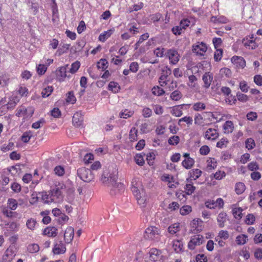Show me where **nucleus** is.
<instances>
[{
  "instance_id": "obj_1",
  "label": "nucleus",
  "mask_w": 262,
  "mask_h": 262,
  "mask_svg": "<svg viewBox=\"0 0 262 262\" xmlns=\"http://www.w3.org/2000/svg\"><path fill=\"white\" fill-rule=\"evenodd\" d=\"M117 178L118 171L115 168L109 170V171H104L102 175L101 181L111 187L112 195L121 193L124 190L123 184L117 182Z\"/></svg>"
},
{
  "instance_id": "obj_2",
  "label": "nucleus",
  "mask_w": 262,
  "mask_h": 262,
  "mask_svg": "<svg viewBox=\"0 0 262 262\" xmlns=\"http://www.w3.org/2000/svg\"><path fill=\"white\" fill-rule=\"evenodd\" d=\"M77 174L81 180L85 182H90L94 179V174L91 170L85 167L78 168Z\"/></svg>"
},
{
  "instance_id": "obj_3",
  "label": "nucleus",
  "mask_w": 262,
  "mask_h": 262,
  "mask_svg": "<svg viewBox=\"0 0 262 262\" xmlns=\"http://www.w3.org/2000/svg\"><path fill=\"white\" fill-rule=\"evenodd\" d=\"M220 133L217 126L207 128L204 132L203 137L205 139L211 141L216 140L219 137Z\"/></svg>"
},
{
  "instance_id": "obj_4",
  "label": "nucleus",
  "mask_w": 262,
  "mask_h": 262,
  "mask_svg": "<svg viewBox=\"0 0 262 262\" xmlns=\"http://www.w3.org/2000/svg\"><path fill=\"white\" fill-rule=\"evenodd\" d=\"M255 39L254 35L252 34L243 39V43L247 49L254 50L258 47V43L256 42Z\"/></svg>"
},
{
  "instance_id": "obj_5",
  "label": "nucleus",
  "mask_w": 262,
  "mask_h": 262,
  "mask_svg": "<svg viewBox=\"0 0 262 262\" xmlns=\"http://www.w3.org/2000/svg\"><path fill=\"white\" fill-rule=\"evenodd\" d=\"M204 242V237L200 234L193 235L188 243V247L190 250H194L196 246H200Z\"/></svg>"
},
{
  "instance_id": "obj_6",
  "label": "nucleus",
  "mask_w": 262,
  "mask_h": 262,
  "mask_svg": "<svg viewBox=\"0 0 262 262\" xmlns=\"http://www.w3.org/2000/svg\"><path fill=\"white\" fill-rule=\"evenodd\" d=\"M191 231L192 233L200 232L203 230L204 226L203 222L200 219H194L190 223Z\"/></svg>"
},
{
  "instance_id": "obj_7",
  "label": "nucleus",
  "mask_w": 262,
  "mask_h": 262,
  "mask_svg": "<svg viewBox=\"0 0 262 262\" xmlns=\"http://www.w3.org/2000/svg\"><path fill=\"white\" fill-rule=\"evenodd\" d=\"M207 50V45L203 42H198L192 46V49L193 53L200 56H204Z\"/></svg>"
},
{
  "instance_id": "obj_8",
  "label": "nucleus",
  "mask_w": 262,
  "mask_h": 262,
  "mask_svg": "<svg viewBox=\"0 0 262 262\" xmlns=\"http://www.w3.org/2000/svg\"><path fill=\"white\" fill-rule=\"evenodd\" d=\"M138 193V195H134L136 198L138 204L141 208L145 207L147 203L148 196L145 190H141V191H140L139 193Z\"/></svg>"
},
{
  "instance_id": "obj_9",
  "label": "nucleus",
  "mask_w": 262,
  "mask_h": 262,
  "mask_svg": "<svg viewBox=\"0 0 262 262\" xmlns=\"http://www.w3.org/2000/svg\"><path fill=\"white\" fill-rule=\"evenodd\" d=\"M131 190L134 195H138L141 190H144L141 181L139 178H134L133 179L131 184Z\"/></svg>"
},
{
  "instance_id": "obj_10",
  "label": "nucleus",
  "mask_w": 262,
  "mask_h": 262,
  "mask_svg": "<svg viewBox=\"0 0 262 262\" xmlns=\"http://www.w3.org/2000/svg\"><path fill=\"white\" fill-rule=\"evenodd\" d=\"M158 235L159 229L158 228L154 226L147 228L144 233L145 238L149 239H154L157 238Z\"/></svg>"
},
{
  "instance_id": "obj_11",
  "label": "nucleus",
  "mask_w": 262,
  "mask_h": 262,
  "mask_svg": "<svg viewBox=\"0 0 262 262\" xmlns=\"http://www.w3.org/2000/svg\"><path fill=\"white\" fill-rule=\"evenodd\" d=\"M149 257L151 260L153 261H158L164 259V256L162 252L156 248H152L149 252Z\"/></svg>"
},
{
  "instance_id": "obj_12",
  "label": "nucleus",
  "mask_w": 262,
  "mask_h": 262,
  "mask_svg": "<svg viewBox=\"0 0 262 262\" xmlns=\"http://www.w3.org/2000/svg\"><path fill=\"white\" fill-rule=\"evenodd\" d=\"M231 61L237 69H243L246 67V61L243 57L234 56L231 58Z\"/></svg>"
},
{
  "instance_id": "obj_13",
  "label": "nucleus",
  "mask_w": 262,
  "mask_h": 262,
  "mask_svg": "<svg viewBox=\"0 0 262 262\" xmlns=\"http://www.w3.org/2000/svg\"><path fill=\"white\" fill-rule=\"evenodd\" d=\"M15 256L14 251L12 248H8L2 257V262H11Z\"/></svg>"
},
{
  "instance_id": "obj_14",
  "label": "nucleus",
  "mask_w": 262,
  "mask_h": 262,
  "mask_svg": "<svg viewBox=\"0 0 262 262\" xmlns=\"http://www.w3.org/2000/svg\"><path fill=\"white\" fill-rule=\"evenodd\" d=\"M189 154L185 153L183 155L184 159L181 163L184 167L186 169H190L194 163V160L189 156Z\"/></svg>"
},
{
  "instance_id": "obj_15",
  "label": "nucleus",
  "mask_w": 262,
  "mask_h": 262,
  "mask_svg": "<svg viewBox=\"0 0 262 262\" xmlns=\"http://www.w3.org/2000/svg\"><path fill=\"white\" fill-rule=\"evenodd\" d=\"M50 192L52 198L54 199L53 203H58L62 200V192L59 188H53Z\"/></svg>"
},
{
  "instance_id": "obj_16",
  "label": "nucleus",
  "mask_w": 262,
  "mask_h": 262,
  "mask_svg": "<svg viewBox=\"0 0 262 262\" xmlns=\"http://www.w3.org/2000/svg\"><path fill=\"white\" fill-rule=\"evenodd\" d=\"M68 64L59 67L56 71V76L57 79L60 81H63L67 76V71Z\"/></svg>"
},
{
  "instance_id": "obj_17",
  "label": "nucleus",
  "mask_w": 262,
  "mask_h": 262,
  "mask_svg": "<svg viewBox=\"0 0 262 262\" xmlns=\"http://www.w3.org/2000/svg\"><path fill=\"white\" fill-rule=\"evenodd\" d=\"M167 56L169 57L170 62L173 64H176L179 60V54L175 50H169L167 52Z\"/></svg>"
},
{
  "instance_id": "obj_18",
  "label": "nucleus",
  "mask_w": 262,
  "mask_h": 262,
  "mask_svg": "<svg viewBox=\"0 0 262 262\" xmlns=\"http://www.w3.org/2000/svg\"><path fill=\"white\" fill-rule=\"evenodd\" d=\"M83 117L81 112H76L73 116V123L76 127H80L83 122Z\"/></svg>"
},
{
  "instance_id": "obj_19",
  "label": "nucleus",
  "mask_w": 262,
  "mask_h": 262,
  "mask_svg": "<svg viewBox=\"0 0 262 262\" xmlns=\"http://www.w3.org/2000/svg\"><path fill=\"white\" fill-rule=\"evenodd\" d=\"M66 250L65 245L61 242H58L55 244L52 251L55 254H60L64 253Z\"/></svg>"
},
{
  "instance_id": "obj_20",
  "label": "nucleus",
  "mask_w": 262,
  "mask_h": 262,
  "mask_svg": "<svg viewBox=\"0 0 262 262\" xmlns=\"http://www.w3.org/2000/svg\"><path fill=\"white\" fill-rule=\"evenodd\" d=\"M202 171L199 169L195 168L191 169L189 171V177L186 179L191 181L196 180L202 175Z\"/></svg>"
},
{
  "instance_id": "obj_21",
  "label": "nucleus",
  "mask_w": 262,
  "mask_h": 262,
  "mask_svg": "<svg viewBox=\"0 0 262 262\" xmlns=\"http://www.w3.org/2000/svg\"><path fill=\"white\" fill-rule=\"evenodd\" d=\"M115 32L114 28H112L107 31H104L101 33L98 37L99 41L104 42L108 39Z\"/></svg>"
},
{
  "instance_id": "obj_22",
  "label": "nucleus",
  "mask_w": 262,
  "mask_h": 262,
  "mask_svg": "<svg viewBox=\"0 0 262 262\" xmlns=\"http://www.w3.org/2000/svg\"><path fill=\"white\" fill-rule=\"evenodd\" d=\"M209 116L217 122L224 120V117H225L226 119H230L231 117V115L229 114L222 116L218 112H209Z\"/></svg>"
},
{
  "instance_id": "obj_23",
  "label": "nucleus",
  "mask_w": 262,
  "mask_h": 262,
  "mask_svg": "<svg viewBox=\"0 0 262 262\" xmlns=\"http://www.w3.org/2000/svg\"><path fill=\"white\" fill-rule=\"evenodd\" d=\"M210 21L214 24H227L229 20L225 16H212L210 18Z\"/></svg>"
},
{
  "instance_id": "obj_24",
  "label": "nucleus",
  "mask_w": 262,
  "mask_h": 262,
  "mask_svg": "<svg viewBox=\"0 0 262 262\" xmlns=\"http://www.w3.org/2000/svg\"><path fill=\"white\" fill-rule=\"evenodd\" d=\"M19 101V97L13 94L9 98V100L6 105L9 109H12L15 106Z\"/></svg>"
},
{
  "instance_id": "obj_25",
  "label": "nucleus",
  "mask_w": 262,
  "mask_h": 262,
  "mask_svg": "<svg viewBox=\"0 0 262 262\" xmlns=\"http://www.w3.org/2000/svg\"><path fill=\"white\" fill-rule=\"evenodd\" d=\"M234 128V124L231 121H226L223 126V132L225 134H229L232 133Z\"/></svg>"
},
{
  "instance_id": "obj_26",
  "label": "nucleus",
  "mask_w": 262,
  "mask_h": 262,
  "mask_svg": "<svg viewBox=\"0 0 262 262\" xmlns=\"http://www.w3.org/2000/svg\"><path fill=\"white\" fill-rule=\"evenodd\" d=\"M74 237V229L72 227H68L65 230L64 238L66 242L70 243Z\"/></svg>"
},
{
  "instance_id": "obj_27",
  "label": "nucleus",
  "mask_w": 262,
  "mask_h": 262,
  "mask_svg": "<svg viewBox=\"0 0 262 262\" xmlns=\"http://www.w3.org/2000/svg\"><path fill=\"white\" fill-rule=\"evenodd\" d=\"M41 196V200L45 204H50L53 203L54 199L51 197L50 192H42L39 193Z\"/></svg>"
},
{
  "instance_id": "obj_28",
  "label": "nucleus",
  "mask_w": 262,
  "mask_h": 262,
  "mask_svg": "<svg viewBox=\"0 0 262 262\" xmlns=\"http://www.w3.org/2000/svg\"><path fill=\"white\" fill-rule=\"evenodd\" d=\"M186 184L184 187L185 192L188 195L193 193L195 190V187L193 186L192 181L186 179Z\"/></svg>"
},
{
  "instance_id": "obj_29",
  "label": "nucleus",
  "mask_w": 262,
  "mask_h": 262,
  "mask_svg": "<svg viewBox=\"0 0 262 262\" xmlns=\"http://www.w3.org/2000/svg\"><path fill=\"white\" fill-rule=\"evenodd\" d=\"M161 180L168 183V186L170 188L175 187L174 184V178L168 174H164L161 177Z\"/></svg>"
},
{
  "instance_id": "obj_30",
  "label": "nucleus",
  "mask_w": 262,
  "mask_h": 262,
  "mask_svg": "<svg viewBox=\"0 0 262 262\" xmlns=\"http://www.w3.org/2000/svg\"><path fill=\"white\" fill-rule=\"evenodd\" d=\"M57 229L55 227H48L45 228L43 231V234L49 237H55L57 234Z\"/></svg>"
},
{
  "instance_id": "obj_31",
  "label": "nucleus",
  "mask_w": 262,
  "mask_h": 262,
  "mask_svg": "<svg viewBox=\"0 0 262 262\" xmlns=\"http://www.w3.org/2000/svg\"><path fill=\"white\" fill-rule=\"evenodd\" d=\"M227 213L224 212H222L218 215L217 221L218 225L220 228H223L225 226V223L227 221Z\"/></svg>"
},
{
  "instance_id": "obj_32",
  "label": "nucleus",
  "mask_w": 262,
  "mask_h": 262,
  "mask_svg": "<svg viewBox=\"0 0 262 262\" xmlns=\"http://www.w3.org/2000/svg\"><path fill=\"white\" fill-rule=\"evenodd\" d=\"M168 231L172 235H178L180 231V223H177L170 225L168 228Z\"/></svg>"
},
{
  "instance_id": "obj_33",
  "label": "nucleus",
  "mask_w": 262,
  "mask_h": 262,
  "mask_svg": "<svg viewBox=\"0 0 262 262\" xmlns=\"http://www.w3.org/2000/svg\"><path fill=\"white\" fill-rule=\"evenodd\" d=\"M70 45L68 43H63L60 46L57 50L55 55L60 56L61 55L67 53L70 48Z\"/></svg>"
},
{
  "instance_id": "obj_34",
  "label": "nucleus",
  "mask_w": 262,
  "mask_h": 262,
  "mask_svg": "<svg viewBox=\"0 0 262 262\" xmlns=\"http://www.w3.org/2000/svg\"><path fill=\"white\" fill-rule=\"evenodd\" d=\"M243 209H242V208L237 207L235 206V205H234L232 210V214L234 216V217L236 220L241 219L243 216Z\"/></svg>"
},
{
  "instance_id": "obj_35",
  "label": "nucleus",
  "mask_w": 262,
  "mask_h": 262,
  "mask_svg": "<svg viewBox=\"0 0 262 262\" xmlns=\"http://www.w3.org/2000/svg\"><path fill=\"white\" fill-rule=\"evenodd\" d=\"M217 162L215 158L209 157L207 160L206 168L208 170H211L217 167Z\"/></svg>"
},
{
  "instance_id": "obj_36",
  "label": "nucleus",
  "mask_w": 262,
  "mask_h": 262,
  "mask_svg": "<svg viewBox=\"0 0 262 262\" xmlns=\"http://www.w3.org/2000/svg\"><path fill=\"white\" fill-rule=\"evenodd\" d=\"M134 114V111L128 109L122 110L119 113V116L121 118L127 119L131 117Z\"/></svg>"
},
{
  "instance_id": "obj_37",
  "label": "nucleus",
  "mask_w": 262,
  "mask_h": 262,
  "mask_svg": "<svg viewBox=\"0 0 262 262\" xmlns=\"http://www.w3.org/2000/svg\"><path fill=\"white\" fill-rule=\"evenodd\" d=\"M120 89L119 84L114 81H111L109 83L108 85V90L112 91L114 93H118Z\"/></svg>"
},
{
  "instance_id": "obj_38",
  "label": "nucleus",
  "mask_w": 262,
  "mask_h": 262,
  "mask_svg": "<svg viewBox=\"0 0 262 262\" xmlns=\"http://www.w3.org/2000/svg\"><path fill=\"white\" fill-rule=\"evenodd\" d=\"M14 148V143L13 142L9 141L8 143H6L2 145L1 149L3 152H6L13 149Z\"/></svg>"
},
{
  "instance_id": "obj_39",
  "label": "nucleus",
  "mask_w": 262,
  "mask_h": 262,
  "mask_svg": "<svg viewBox=\"0 0 262 262\" xmlns=\"http://www.w3.org/2000/svg\"><path fill=\"white\" fill-rule=\"evenodd\" d=\"M246 189V186L244 183L238 182L235 185V191L237 194H242Z\"/></svg>"
},
{
  "instance_id": "obj_40",
  "label": "nucleus",
  "mask_w": 262,
  "mask_h": 262,
  "mask_svg": "<svg viewBox=\"0 0 262 262\" xmlns=\"http://www.w3.org/2000/svg\"><path fill=\"white\" fill-rule=\"evenodd\" d=\"M202 79L205 87L208 88L210 85L213 78L209 73H205L203 75Z\"/></svg>"
},
{
  "instance_id": "obj_41",
  "label": "nucleus",
  "mask_w": 262,
  "mask_h": 262,
  "mask_svg": "<svg viewBox=\"0 0 262 262\" xmlns=\"http://www.w3.org/2000/svg\"><path fill=\"white\" fill-rule=\"evenodd\" d=\"M248 241V237L245 234H241L236 237V243L238 245H244Z\"/></svg>"
},
{
  "instance_id": "obj_42",
  "label": "nucleus",
  "mask_w": 262,
  "mask_h": 262,
  "mask_svg": "<svg viewBox=\"0 0 262 262\" xmlns=\"http://www.w3.org/2000/svg\"><path fill=\"white\" fill-rule=\"evenodd\" d=\"M37 225V222L34 219L30 218L27 221L26 226L29 230H35Z\"/></svg>"
},
{
  "instance_id": "obj_43",
  "label": "nucleus",
  "mask_w": 262,
  "mask_h": 262,
  "mask_svg": "<svg viewBox=\"0 0 262 262\" xmlns=\"http://www.w3.org/2000/svg\"><path fill=\"white\" fill-rule=\"evenodd\" d=\"M8 208L11 210H15L17 208L18 203L16 200L14 199H9L7 201Z\"/></svg>"
},
{
  "instance_id": "obj_44",
  "label": "nucleus",
  "mask_w": 262,
  "mask_h": 262,
  "mask_svg": "<svg viewBox=\"0 0 262 262\" xmlns=\"http://www.w3.org/2000/svg\"><path fill=\"white\" fill-rule=\"evenodd\" d=\"M55 174L58 177H62L65 173V169L63 166L57 165L54 169Z\"/></svg>"
},
{
  "instance_id": "obj_45",
  "label": "nucleus",
  "mask_w": 262,
  "mask_h": 262,
  "mask_svg": "<svg viewBox=\"0 0 262 262\" xmlns=\"http://www.w3.org/2000/svg\"><path fill=\"white\" fill-rule=\"evenodd\" d=\"M36 68L37 73L39 75H42L46 73L48 67L44 63L40 62V63L36 66Z\"/></svg>"
},
{
  "instance_id": "obj_46",
  "label": "nucleus",
  "mask_w": 262,
  "mask_h": 262,
  "mask_svg": "<svg viewBox=\"0 0 262 262\" xmlns=\"http://www.w3.org/2000/svg\"><path fill=\"white\" fill-rule=\"evenodd\" d=\"M229 141L226 138H221L219 141L216 143V146L220 148H223L227 147Z\"/></svg>"
},
{
  "instance_id": "obj_47",
  "label": "nucleus",
  "mask_w": 262,
  "mask_h": 262,
  "mask_svg": "<svg viewBox=\"0 0 262 262\" xmlns=\"http://www.w3.org/2000/svg\"><path fill=\"white\" fill-rule=\"evenodd\" d=\"M159 82L161 86H166L168 82V75L165 74H162L159 78Z\"/></svg>"
},
{
  "instance_id": "obj_48",
  "label": "nucleus",
  "mask_w": 262,
  "mask_h": 262,
  "mask_svg": "<svg viewBox=\"0 0 262 262\" xmlns=\"http://www.w3.org/2000/svg\"><path fill=\"white\" fill-rule=\"evenodd\" d=\"M245 146L248 150L253 149L255 147L254 140L251 138H248L245 141Z\"/></svg>"
},
{
  "instance_id": "obj_49",
  "label": "nucleus",
  "mask_w": 262,
  "mask_h": 262,
  "mask_svg": "<svg viewBox=\"0 0 262 262\" xmlns=\"http://www.w3.org/2000/svg\"><path fill=\"white\" fill-rule=\"evenodd\" d=\"M27 250L31 253H36L39 250V247L37 244H31L28 245Z\"/></svg>"
},
{
  "instance_id": "obj_50",
  "label": "nucleus",
  "mask_w": 262,
  "mask_h": 262,
  "mask_svg": "<svg viewBox=\"0 0 262 262\" xmlns=\"http://www.w3.org/2000/svg\"><path fill=\"white\" fill-rule=\"evenodd\" d=\"M49 213V211H42L40 212V215L43 216L42 221L45 224H49L51 221V217L48 216Z\"/></svg>"
},
{
  "instance_id": "obj_51",
  "label": "nucleus",
  "mask_w": 262,
  "mask_h": 262,
  "mask_svg": "<svg viewBox=\"0 0 262 262\" xmlns=\"http://www.w3.org/2000/svg\"><path fill=\"white\" fill-rule=\"evenodd\" d=\"M108 66V62L105 59H101L97 63V67L98 69L102 70H105Z\"/></svg>"
},
{
  "instance_id": "obj_52",
  "label": "nucleus",
  "mask_w": 262,
  "mask_h": 262,
  "mask_svg": "<svg viewBox=\"0 0 262 262\" xmlns=\"http://www.w3.org/2000/svg\"><path fill=\"white\" fill-rule=\"evenodd\" d=\"M206 108V105L205 103L201 102H198L193 105V109L195 111H201Z\"/></svg>"
},
{
  "instance_id": "obj_53",
  "label": "nucleus",
  "mask_w": 262,
  "mask_h": 262,
  "mask_svg": "<svg viewBox=\"0 0 262 262\" xmlns=\"http://www.w3.org/2000/svg\"><path fill=\"white\" fill-rule=\"evenodd\" d=\"M172 250L177 253H179L180 252V241L179 239H176L173 241Z\"/></svg>"
},
{
  "instance_id": "obj_54",
  "label": "nucleus",
  "mask_w": 262,
  "mask_h": 262,
  "mask_svg": "<svg viewBox=\"0 0 262 262\" xmlns=\"http://www.w3.org/2000/svg\"><path fill=\"white\" fill-rule=\"evenodd\" d=\"M53 91L52 86H48L43 89L41 92L42 97L46 98L50 96Z\"/></svg>"
},
{
  "instance_id": "obj_55",
  "label": "nucleus",
  "mask_w": 262,
  "mask_h": 262,
  "mask_svg": "<svg viewBox=\"0 0 262 262\" xmlns=\"http://www.w3.org/2000/svg\"><path fill=\"white\" fill-rule=\"evenodd\" d=\"M223 57V50L217 49L214 53V59L215 61H219Z\"/></svg>"
},
{
  "instance_id": "obj_56",
  "label": "nucleus",
  "mask_w": 262,
  "mask_h": 262,
  "mask_svg": "<svg viewBox=\"0 0 262 262\" xmlns=\"http://www.w3.org/2000/svg\"><path fill=\"white\" fill-rule=\"evenodd\" d=\"M152 93L156 96H161L164 94V91L158 86H154L152 90Z\"/></svg>"
},
{
  "instance_id": "obj_57",
  "label": "nucleus",
  "mask_w": 262,
  "mask_h": 262,
  "mask_svg": "<svg viewBox=\"0 0 262 262\" xmlns=\"http://www.w3.org/2000/svg\"><path fill=\"white\" fill-rule=\"evenodd\" d=\"M137 129L136 128H132L129 132V139L131 141H136L137 140Z\"/></svg>"
},
{
  "instance_id": "obj_58",
  "label": "nucleus",
  "mask_w": 262,
  "mask_h": 262,
  "mask_svg": "<svg viewBox=\"0 0 262 262\" xmlns=\"http://www.w3.org/2000/svg\"><path fill=\"white\" fill-rule=\"evenodd\" d=\"M255 220V216L253 214H248L246 217L245 222L247 225H252Z\"/></svg>"
},
{
  "instance_id": "obj_59",
  "label": "nucleus",
  "mask_w": 262,
  "mask_h": 262,
  "mask_svg": "<svg viewBox=\"0 0 262 262\" xmlns=\"http://www.w3.org/2000/svg\"><path fill=\"white\" fill-rule=\"evenodd\" d=\"M80 66V63L79 61H76L73 62L70 69V72L72 74L76 73L79 69Z\"/></svg>"
},
{
  "instance_id": "obj_60",
  "label": "nucleus",
  "mask_w": 262,
  "mask_h": 262,
  "mask_svg": "<svg viewBox=\"0 0 262 262\" xmlns=\"http://www.w3.org/2000/svg\"><path fill=\"white\" fill-rule=\"evenodd\" d=\"M5 226L10 228L12 231H17L19 228V225L15 222L8 223L6 224Z\"/></svg>"
},
{
  "instance_id": "obj_61",
  "label": "nucleus",
  "mask_w": 262,
  "mask_h": 262,
  "mask_svg": "<svg viewBox=\"0 0 262 262\" xmlns=\"http://www.w3.org/2000/svg\"><path fill=\"white\" fill-rule=\"evenodd\" d=\"M226 177V173L224 171L218 170L214 174V178L217 180H220Z\"/></svg>"
},
{
  "instance_id": "obj_62",
  "label": "nucleus",
  "mask_w": 262,
  "mask_h": 262,
  "mask_svg": "<svg viewBox=\"0 0 262 262\" xmlns=\"http://www.w3.org/2000/svg\"><path fill=\"white\" fill-rule=\"evenodd\" d=\"M217 237H219L220 239L226 240L229 238V234L228 232L226 230H221Z\"/></svg>"
},
{
  "instance_id": "obj_63",
  "label": "nucleus",
  "mask_w": 262,
  "mask_h": 262,
  "mask_svg": "<svg viewBox=\"0 0 262 262\" xmlns=\"http://www.w3.org/2000/svg\"><path fill=\"white\" fill-rule=\"evenodd\" d=\"M171 113L176 117H180V107L179 105H176L173 106L171 108L170 111Z\"/></svg>"
},
{
  "instance_id": "obj_64",
  "label": "nucleus",
  "mask_w": 262,
  "mask_h": 262,
  "mask_svg": "<svg viewBox=\"0 0 262 262\" xmlns=\"http://www.w3.org/2000/svg\"><path fill=\"white\" fill-rule=\"evenodd\" d=\"M27 108L24 106H21L17 108L16 115L18 117L23 116L26 114Z\"/></svg>"
}]
</instances>
